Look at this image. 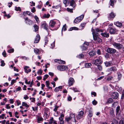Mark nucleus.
I'll use <instances>...</instances> for the list:
<instances>
[{
  "label": "nucleus",
  "instance_id": "f257e3e1",
  "mask_svg": "<svg viewBox=\"0 0 124 124\" xmlns=\"http://www.w3.org/2000/svg\"><path fill=\"white\" fill-rule=\"evenodd\" d=\"M91 31L92 32L93 39L95 42H97L98 40V38H99L98 37V32H102L103 31L102 30L96 28L95 29L92 28Z\"/></svg>",
  "mask_w": 124,
  "mask_h": 124
},
{
  "label": "nucleus",
  "instance_id": "f03ea898",
  "mask_svg": "<svg viewBox=\"0 0 124 124\" xmlns=\"http://www.w3.org/2000/svg\"><path fill=\"white\" fill-rule=\"evenodd\" d=\"M103 62L102 57L101 56H99L97 59L93 60L92 63L97 65L98 64H101Z\"/></svg>",
  "mask_w": 124,
  "mask_h": 124
},
{
  "label": "nucleus",
  "instance_id": "7ed1b4c3",
  "mask_svg": "<svg viewBox=\"0 0 124 124\" xmlns=\"http://www.w3.org/2000/svg\"><path fill=\"white\" fill-rule=\"evenodd\" d=\"M112 45L115 48L118 49H120L123 47V45L119 43H116V42H114L112 43Z\"/></svg>",
  "mask_w": 124,
  "mask_h": 124
},
{
  "label": "nucleus",
  "instance_id": "20e7f679",
  "mask_svg": "<svg viewBox=\"0 0 124 124\" xmlns=\"http://www.w3.org/2000/svg\"><path fill=\"white\" fill-rule=\"evenodd\" d=\"M84 15H82L80 16L77 17L74 20V22L76 23H78L80 22L83 19Z\"/></svg>",
  "mask_w": 124,
  "mask_h": 124
},
{
  "label": "nucleus",
  "instance_id": "39448f33",
  "mask_svg": "<svg viewBox=\"0 0 124 124\" xmlns=\"http://www.w3.org/2000/svg\"><path fill=\"white\" fill-rule=\"evenodd\" d=\"M57 69L61 71H63L67 70L68 67L67 66L63 65H59L57 66Z\"/></svg>",
  "mask_w": 124,
  "mask_h": 124
},
{
  "label": "nucleus",
  "instance_id": "423d86ee",
  "mask_svg": "<svg viewBox=\"0 0 124 124\" xmlns=\"http://www.w3.org/2000/svg\"><path fill=\"white\" fill-rule=\"evenodd\" d=\"M74 82L75 80L72 77H70L68 80V85L69 86H70L73 85Z\"/></svg>",
  "mask_w": 124,
  "mask_h": 124
},
{
  "label": "nucleus",
  "instance_id": "0eeeda50",
  "mask_svg": "<svg viewBox=\"0 0 124 124\" xmlns=\"http://www.w3.org/2000/svg\"><path fill=\"white\" fill-rule=\"evenodd\" d=\"M116 51V50L115 49L111 48H108L107 49V52L110 54H114Z\"/></svg>",
  "mask_w": 124,
  "mask_h": 124
},
{
  "label": "nucleus",
  "instance_id": "6e6552de",
  "mask_svg": "<svg viewBox=\"0 0 124 124\" xmlns=\"http://www.w3.org/2000/svg\"><path fill=\"white\" fill-rule=\"evenodd\" d=\"M34 52L36 54H41L43 52V51L41 49H38L37 48H35L34 50Z\"/></svg>",
  "mask_w": 124,
  "mask_h": 124
},
{
  "label": "nucleus",
  "instance_id": "1a4fd4ad",
  "mask_svg": "<svg viewBox=\"0 0 124 124\" xmlns=\"http://www.w3.org/2000/svg\"><path fill=\"white\" fill-rule=\"evenodd\" d=\"M119 94L116 92H114L111 95V97L114 99H116L118 97Z\"/></svg>",
  "mask_w": 124,
  "mask_h": 124
},
{
  "label": "nucleus",
  "instance_id": "9d476101",
  "mask_svg": "<svg viewBox=\"0 0 124 124\" xmlns=\"http://www.w3.org/2000/svg\"><path fill=\"white\" fill-rule=\"evenodd\" d=\"M117 70V68L116 66H113L108 68L107 69V71L108 72H111L113 71L114 72L116 71Z\"/></svg>",
  "mask_w": 124,
  "mask_h": 124
},
{
  "label": "nucleus",
  "instance_id": "9b49d317",
  "mask_svg": "<svg viewBox=\"0 0 124 124\" xmlns=\"http://www.w3.org/2000/svg\"><path fill=\"white\" fill-rule=\"evenodd\" d=\"M84 114V112L83 111H81L79 112L78 115L77 116V119H79L83 117Z\"/></svg>",
  "mask_w": 124,
  "mask_h": 124
},
{
  "label": "nucleus",
  "instance_id": "f8f14e48",
  "mask_svg": "<svg viewBox=\"0 0 124 124\" xmlns=\"http://www.w3.org/2000/svg\"><path fill=\"white\" fill-rule=\"evenodd\" d=\"M115 16V14L114 12H112L108 15V19L109 20H110L111 18H114Z\"/></svg>",
  "mask_w": 124,
  "mask_h": 124
},
{
  "label": "nucleus",
  "instance_id": "ddd939ff",
  "mask_svg": "<svg viewBox=\"0 0 124 124\" xmlns=\"http://www.w3.org/2000/svg\"><path fill=\"white\" fill-rule=\"evenodd\" d=\"M25 22L26 23L28 24L29 25L32 24V21L30 19H28V17H26L24 18Z\"/></svg>",
  "mask_w": 124,
  "mask_h": 124
},
{
  "label": "nucleus",
  "instance_id": "4468645a",
  "mask_svg": "<svg viewBox=\"0 0 124 124\" xmlns=\"http://www.w3.org/2000/svg\"><path fill=\"white\" fill-rule=\"evenodd\" d=\"M109 31L110 34H114L116 32L117 30L115 28H111L110 29Z\"/></svg>",
  "mask_w": 124,
  "mask_h": 124
},
{
  "label": "nucleus",
  "instance_id": "2eb2a0df",
  "mask_svg": "<svg viewBox=\"0 0 124 124\" xmlns=\"http://www.w3.org/2000/svg\"><path fill=\"white\" fill-rule=\"evenodd\" d=\"M24 69L25 72L27 73H28L29 72H30L31 71V70L30 69H29V66H25L24 68Z\"/></svg>",
  "mask_w": 124,
  "mask_h": 124
},
{
  "label": "nucleus",
  "instance_id": "dca6fc26",
  "mask_svg": "<svg viewBox=\"0 0 124 124\" xmlns=\"http://www.w3.org/2000/svg\"><path fill=\"white\" fill-rule=\"evenodd\" d=\"M40 39V37L39 35H37L34 42V43H38Z\"/></svg>",
  "mask_w": 124,
  "mask_h": 124
},
{
  "label": "nucleus",
  "instance_id": "f3484780",
  "mask_svg": "<svg viewBox=\"0 0 124 124\" xmlns=\"http://www.w3.org/2000/svg\"><path fill=\"white\" fill-rule=\"evenodd\" d=\"M41 26L42 28L46 30L47 29L48 25L45 22H44L42 23Z\"/></svg>",
  "mask_w": 124,
  "mask_h": 124
},
{
  "label": "nucleus",
  "instance_id": "a211bd4d",
  "mask_svg": "<svg viewBox=\"0 0 124 124\" xmlns=\"http://www.w3.org/2000/svg\"><path fill=\"white\" fill-rule=\"evenodd\" d=\"M56 23L55 21L53 20H52L50 21L49 25L51 27L53 28Z\"/></svg>",
  "mask_w": 124,
  "mask_h": 124
},
{
  "label": "nucleus",
  "instance_id": "6ab92c4d",
  "mask_svg": "<svg viewBox=\"0 0 124 124\" xmlns=\"http://www.w3.org/2000/svg\"><path fill=\"white\" fill-rule=\"evenodd\" d=\"M101 34L102 36L104 37L108 38L109 37V34L108 33H101Z\"/></svg>",
  "mask_w": 124,
  "mask_h": 124
},
{
  "label": "nucleus",
  "instance_id": "aec40b11",
  "mask_svg": "<svg viewBox=\"0 0 124 124\" xmlns=\"http://www.w3.org/2000/svg\"><path fill=\"white\" fill-rule=\"evenodd\" d=\"M70 6L74 7L75 6V3L74 0H71L70 2Z\"/></svg>",
  "mask_w": 124,
  "mask_h": 124
},
{
  "label": "nucleus",
  "instance_id": "412c9836",
  "mask_svg": "<svg viewBox=\"0 0 124 124\" xmlns=\"http://www.w3.org/2000/svg\"><path fill=\"white\" fill-rule=\"evenodd\" d=\"M96 54V52L94 51H92L89 52V54L91 56H93Z\"/></svg>",
  "mask_w": 124,
  "mask_h": 124
},
{
  "label": "nucleus",
  "instance_id": "4be33fe9",
  "mask_svg": "<svg viewBox=\"0 0 124 124\" xmlns=\"http://www.w3.org/2000/svg\"><path fill=\"white\" fill-rule=\"evenodd\" d=\"M106 67H109L111 66V63L110 62H106L104 63Z\"/></svg>",
  "mask_w": 124,
  "mask_h": 124
},
{
  "label": "nucleus",
  "instance_id": "5701e85b",
  "mask_svg": "<svg viewBox=\"0 0 124 124\" xmlns=\"http://www.w3.org/2000/svg\"><path fill=\"white\" fill-rule=\"evenodd\" d=\"M114 24H115L117 26L120 27L122 26V23L120 22H115L114 23Z\"/></svg>",
  "mask_w": 124,
  "mask_h": 124
},
{
  "label": "nucleus",
  "instance_id": "b1692460",
  "mask_svg": "<svg viewBox=\"0 0 124 124\" xmlns=\"http://www.w3.org/2000/svg\"><path fill=\"white\" fill-rule=\"evenodd\" d=\"M50 16V15L49 14H45L42 17V18L44 19L45 18H48Z\"/></svg>",
  "mask_w": 124,
  "mask_h": 124
},
{
  "label": "nucleus",
  "instance_id": "393cba45",
  "mask_svg": "<svg viewBox=\"0 0 124 124\" xmlns=\"http://www.w3.org/2000/svg\"><path fill=\"white\" fill-rule=\"evenodd\" d=\"M64 114H61L60 115V116L59 118V119L60 121V122H64V121L63 120V118H64Z\"/></svg>",
  "mask_w": 124,
  "mask_h": 124
},
{
  "label": "nucleus",
  "instance_id": "a878e982",
  "mask_svg": "<svg viewBox=\"0 0 124 124\" xmlns=\"http://www.w3.org/2000/svg\"><path fill=\"white\" fill-rule=\"evenodd\" d=\"M62 88V86H60L58 87H56L54 89V91L55 92H57L59 91Z\"/></svg>",
  "mask_w": 124,
  "mask_h": 124
},
{
  "label": "nucleus",
  "instance_id": "bb28decb",
  "mask_svg": "<svg viewBox=\"0 0 124 124\" xmlns=\"http://www.w3.org/2000/svg\"><path fill=\"white\" fill-rule=\"evenodd\" d=\"M93 115V114L92 111V109L91 108H90L89 111V114H88V116L90 117H91Z\"/></svg>",
  "mask_w": 124,
  "mask_h": 124
},
{
  "label": "nucleus",
  "instance_id": "cd10ccee",
  "mask_svg": "<svg viewBox=\"0 0 124 124\" xmlns=\"http://www.w3.org/2000/svg\"><path fill=\"white\" fill-rule=\"evenodd\" d=\"M63 2L66 6H67L69 5V0H63Z\"/></svg>",
  "mask_w": 124,
  "mask_h": 124
},
{
  "label": "nucleus",
  "instance_id": "c85d7f7f",
  "mask_svg": "<svg viewBox=\"0 0 124 124\" xmlns=\"http://www.w3.org/2000/svg\"><path fill=\"white\" fill-rule=\"evenodd\" d=\"M110 114L111 116H113L114 114V111L113 108H110Z\"/></svg>",
  "mask_w": 124,
  "mask_h": 124
},
{
  "label": "nucleus",
  "instance_id": "c756f323",
  "mask_svg": "<svg viewBox=\"0 0 124 124\" xmlns=\"http://www.w3.org/2000/svg\"><path fill=\"white\" fill-rule=\"evenodd\" d=\"M37 122L38 123H39L40 122L42 121L43 120V118L39 116H38L37 117Z\"/></svg>",
  "mask_w": 124,
  "mask_h": 124
},
{
  "label": "nucleus",
  "instance_id": "7c9ffc66",
  "mask_svg": "<svg viewBox=\"0 0 124 124\" xmlns=\"http://www.w3.org/2000/svg\"><path fill=\"white\" fill-rule=\"evenodd\" d=\"M86 24V23L85 22H83L81 23L80 27L82 28V29H83L85 27Z\"/></svg>",
  "mask_w": 124,
  "mask_h": 124
},
{
  "label": "nucleus",
  "instance_id": "2f4dec72",
  "mask_svg": "<svg viewBox=\"0 0 124 124\" xmlns=\"http://www.w3.org/2000/svg\"><path fill=\"white\" fill-rule=\"evenodd\" d=\"M91 65V64L89 63H86L85 64V68H87L90 67Z\"/></svg>",
  "mask_w": 124,
  "mask_h": 124
},
{
  "label": "nucleus",
  "instance_id": "473e14b6",
  "mask_svg": "<svg viewBox=\"0 0 124 124\" xmlns=\"http://www.w3.org/2000/svg\"><path fill=\"white\" fill-rule=\"evenodd\" d=\"M116 2V0H110V4L111 6L114 5L115 2Z\"/></svg>",
  "mask_w": 124,
  "mask_h": 124
},
{
  "label": "nucleus",
  "instance_id": "72a5a7b5",
  "mask_svg": "<svg viewBox=\"0 0 124 124\" xmlns=\"http://www.w3.org/2000/svg\"><path fill=\"white\" fill-rule=\"evenodd\" d=\"M113 100L112 98H109L107 101V103H112L113 102Z\"/></svg>",
  "mask_w": 124,
  "mask_h": 124
},
{
  "label": "nucleus",
  "instance_id": "f704fd0d",
  "mask_svg": "<svg viewBox=\"0 0 124 124\" xmlns=\"http://www.w3.org/2000/svg\"><path fill=\"white\" fill-rule=\"evenodd\" d=\"M70 117L71 119H72V118L74 119L75 121V122H76V121L75 119V115L74 114H71L70 115Z\"/></svg>",
  "mask_w": 124,
  "mask_h": 124
},
{
  "label": "nucleus",
  "instance_id": "c9c22d12",
  "mask_svg": "<svg viewBox=\"0 0 124 124\" xmlns=\"http://www.w3.org/2000/svg\"><path fill=\"white\" fill-rule=\"evenodd\" d=\"M73 30H78V28L76 27H73L70 28L69 29L70 31H72Z\"/></svg>",
  "mask_w": 124,
  "mask_h": 124
},
{
  "label": "nucleus",
  "instance_id": "e433bc0d",
  "mask_svg": "<svg viewBox=\"0 0 124 124\" xmlns=\"http://www.w3.org/2000/svg\"><path fill=\"white\" fill-rule=\"evenodd\" d=\"M33 26L35 31H36L38 30L39 27L37 25L35 24Z\"/></svg>",
  "mask_w": 124,
  "mask_h": 124
},
{
  "label": "nucleus",
  "instance_id": "4c0bfd02",
  "mask_svg": "<svg viewBox=\"0 0 124 124\" xmlns=\"http://www.w3.org/2000/svg\"><path fill=\"white\" fill-rule=\"evenodd\" d=\"M77 57L79 59H82L84 57V55L83 54H81L78 55Z\"/></svg>",
  "mask_w": 124,
  "mask_h": 124
},
{
  "label": "nucleus",
  "instance_id": "58836bf2",
  "mask_svg": "<svg viewBox=\"0 0 124 124\" xmlns=\"http://www.w3.org/2000/svg\"><path fill=\"white\" fill-rule=\"evenodd\" d=\"M122 74L120 73H118L117 75V79H118V80L119 81L121 80L122 77Z\"/></svg>",
  "mask_w": 124,
  "mask_h": 124
},
{
  "label": "nucleus",
  "instance_id": "ea45409f",
  "mask_svg": "<svg viewBox=\"0 0 124 124\" xmlns=\"http://www.w3.org/2000/svg\"><path fill=\"white\" fill-rule=\"evenodd\" d=\"M22 105L23 106H25L27 108H28L29 107V106L26 102H22Z\"/></svg>",
  "mask_w": 124,
  "mask_h": 124
},
{
  "label": "nucleus",
  "instance_id": "a19ab883",
  "mask_svg": "<svg viewBox=\"0 0 124 124\" xmlns=\"http://www.w3.org/2000/svg\"><path fill=\"white\" fill-rule=\"evenodd\" d=\"M113 78V77L111 76H108L107 78V80L108 81L111 80Z\"/></svg>",
  "mask_w": 124,
  "mask_h": 124
},
{
  "label": "nucleus",
  "instance_id": "79ce46f5",
  "mask_svg": "<svg viewBox=\"0 0 124 124\" xmlns=\"http://www.w3.org/2000/svg\"><path fill=\"white\" fill-rule=\"evenodd\" d=\"M45 45H46L48 43V40L47 37H45Z\"/></svg>",
  "mask_w": 124,
  "mask_h": 124
},
{
  "label": "nucleus",
  "instance_id": "37998d69",
  "mask_svg": "<svg viewBox=\"0 0 124 124\" xmlns=\"http://www.w3.org/2000/svg\"><path fill=\"white\" fill-rule=\"evenodd\" d=\"M26 13L27 14L30 16H31L32 17H33V16L32 15V14L30 12L27 11H26Z\"/></svg>",
  "mask_w": 124,
  "mask_h": 124
},
{
  "label": "nucleus",
  "instance_id": "c03bdc74",
  "mask_svg": "<svg viewBox=\"0 0 124 124\" xmlns=\"http://www.w3.org/2000/svg\"><path fill=\"white\" fill-rule=\"evenodd\" d=\"M21 9L19 7H15V10L17 11H21Z\"/></svg>",
  "mask_w": 124,
  "mask_h": 124
},
{
  "label": "nucleus",
  "instance_id": "a18cd8bd",
  "mask_svg": "<svg viewBox=\"0 0 124 124\" xmlns=\"http://www.w3.org/2000/svg\"><path fill=\"white\" fill-rule=\"evenodd\" d=\"M118 121L116 120H113L112 123L111 124H118Z\"/></svg>",
  "mask_w": 124,
  "mask_h": 124
},
{
  "label": "nucleus",
  "instance_id": "49530a36",
  "mask_svg": "<svg viewBox=\"0 0 124 124\" xmlns=\"http://www.w3.org/2000/svg\"><path fill=\"white\" fill-rule=\"evenodd\" d=\"M97 67L98 69L100 70H102V66L98 65H97Z\"/></svg>",
  "mask_w": 124,
  "mask_h": 124
},
{
  "label": "nucleus",
  "instance_id": "de8ad7c7",
  "mask_svg": "<svg viewBox=\"0 0 124 124\" xmlns=\"http://www.w3.org/2000/svg\"><path fill=\"white\" fill-rule=\"evenodd\" d=\"M120 107L119 106H118L116 108V111L117 113H118L120 110Z\"/></svg>",
  "mask_w": 124,
  "mask_h": 124
},
{
  "label": "nucleus",
  "instance_id": "09e8293b",
  "mask_svg": "<svg viewBox=\"0 0 124 124\" xmlns=\"http://www.w3.org/2000/svg\"><path fill=\"white\" fill-rule=\"evenodd\" d=\"M42 73V71L41 69L39 70L37 72V73L39 75H41Z\"/></svg>",
  "mask_w": 124,
  "mask_h": 124
},
{
  "label": "nucleus",
  "instance_id": "8fccbe9b",
  "mask_svg": "<svg viewBox=\"0 0 124 124\" xmlns=\"http://www.w3.org/2000/svg\"><path fill=\"white\" fill-rule=\"evenodd\" d=\"M14 49H11L8 50V52L9 53H11L13 52L14 51Z\"/></svg>",
  "mask_w": 124,
  "mask_h": 124
},
{
  "label": "nucleus",
  "instance_id": "3c124183",
  "mask_svg": "<svg viewBox=\"0 0 124 124\" xmlns=\"http://www.w3.org/2000/svg\"><path fill=\"white\" fill-rule=\"evenodd\" d=\"M48 77V75L46 74L44 76L43 80H45L46 78H47Z\"/></svg>",
  "mask_w": 124,
  "mask_h": 124
},
{
  "label": "nucleus",
  "instance_id": "603ef678",
  "mask_svg": "<svg viewBox=\"0 0 124 124\" xmlns=\"http://www.w3.org/2000/svg\"><path fill=\"white\" fill-rule=\"evenodd\" d=\"M97 103V102L95 100H94L92 101V103L94 105H96Z\"/></svg>",
  "mask_w": 124,
  "mask_h": 124
},
{
  "label": "nucleus",
  "instance_id": "864d4df0",
  "mask_svg": "<svg viewBox=\"0 0 124 124\" xmlns=\"http://www.w3.org/2000/svg\"><path fill=\"white\" fill-rule=\"evenodd\" d=\"M67 10L68 12H70V13L73 12V10L72 9L68 8H67Z\"/></svg>",
  "mask_w": 124,
  "mask_h": 124
},
{
  "label": "nucleus",
  "instance_id": "5fc2aeb1",
  "mask_svg": "<svg viewBox=\"0 0 124 124\" xmlns=\"http://www.w3.org/2000/svg\"><path fill=\"white\" fill-rule=\"evenodd\" d=\"M81 48L83 50H85L87 49V48L84 45H83L81 46Z\"/></svg>",
  "mask_w": 124,
  "mask_h": 124
},
{
  "label": "nucleus",
  "instance_id": "6e6d98bb",
  "mask_svg": "<svg viewBox=\"0 0 124 124\" xmlns=\"http://www.w3.org/2000/svg\"><path fill=\"white\" fill-rule=\"evenodd\" d=\"M1 62V66H4L5 65V63L4 62V61H2Z\"/></svg>",
  "mask_w": 124,
  "mask_h": 124
},
{
  "label": "nucleus",
  "instance_id": "4d7b16f0",
  "mask_svg": "<svg viewBox=\"0 0 124 124\" xmlns=\"http://www.w3.org/2000/svg\"><path fill=\"white\" fill-rule=\"evenodd\" d=\"M18 112H16L15 113V117H16L17 118H18L19 117V116H17V115H18Z\"/></svg>",
  "mask_w": 124,
  "mask_h": 124
},
{
  "label": "nucleus",
  "instance_id": "13d9d810",
  "mask_svg": "<svg viewBox=\"0 0 124 124\" xmlns=\"http://www.w3.org/2000/svg\"><path fill=\"white\" fill-rule=\"evenodd\" d=\"M119 124H124V119L120 120Z\"/></svg>",
  "mask_w": 124,
  "mask_h": 124
},
{
  "label": "nucleus",
  "instance_id": "bf43d9fd",
  "mask_svg": "<svg viewBox=\"0 0 124 124\" xmlns=\"http://www.w3.org/2000/svg\"><path fill=\"white\" fill-rule=\"evenodd\" d=\"M71 118L70 117H68L66 118V121L67 122H69L71 119Z\"/></svg>",
  "mask_w": 124,
  "mask_h": 124
},
{
  "label": "nucleus",
  "instance_id": "052dcab7",
  "mask_svg": "<svg viewBox=\"0 0 124 124\" xmlns=\"http://www.w3.org/2000/svg\"><path fill=\"white\" fill-rule=\"evenodd\" d=\"M66 24H65V25H64L62 28V31H65L66 30Z\"/></svg>",
  "mask_w": 124,
  "mask_h": 124
},
{
  "label": "nucleus",
  "instance_id": "680f3d73",
  "mask_svg": "<svg viewBox=\"0 0 124 124\" xmlns=\"http://www.w3.org/2000/svg\"><path fill=\"white\" fill-rule=\"evenodd\" d=\"M58 107H59L58 106H57L56 105H55V107L54 109V111H55L56 112L57 111Z\"/></svg>",
  "mask_w": 124,
  "mask_h": 124
},
{
  "label": "nucleus",
  "instance_id": "e2e57ef3",
  "mask_svg": "<svg viewBox=\"0 0 124 124\" xmlns=\"http://www.w3.org/2000/svg\"><path fill=\"white\" fill-rule=\"evenodd\" d=\"M46 86L47 87H48L49 85V81H46Z\"/></svg>",
  "mask_w": 124,
  "mask_h": 124
},
{
  "label": "nucleus",
  "instance_id": "0e129e2a",
  "mask_svg": "<svg viewBox=\"0 0 124 124\" xmlns=\"http://www.w3.org/2000/svg\"><path fill=\"white\" fill-rule=\"evenodd\" d=\"M5 115L4 114H2L0 116V118H1L2 119H4V117L5 116Z\"/></svg>",
  "mask_w": 124,
  "mask_h": 124
},
{
  "label": "nucleus",
  "instance_id": "69168bd1",
  "mask_svg": "<svg viewBox=\"0 0 124 124\" xmlns=\"http://www.w3.org/2000/svg\"><path fill=\"white\" fill-rule=\"evenodd\" d=\"M44 115L46 116L47 118L49 116L48 114L47 113H47L46 112H44Z\"/></svg>",
  "mask_w": 124,
  "mask_h": 124
},
{
  "label": "nucleus",
  "instance_id": "338daca9",
  "mask_svg": "<svg viewBox=\"0 0 124 124\" xmlns=\"http://www.w3.org/2000/svg\"><path fill=\"white\" fill-rule=\"evenodd\" d=\"M55 46V43L53 42L52 44H51V47L52 48H53Z\"/></svg>",
  "mask_w": 124,
  "mask_h": 124
},
{
  "label": "nucleus",
  "instance_id": "774afa93",
  "mask_svg": "<svg viewBox=\"0 0 124 124\" xmlns=\"http://www.w3.org/2000/svg\"><path fill=\"white\" fill-rule=\"evenodd\" d=\"M124 90L123 91V92H122V96H121V99H123L124 98Z\"/></svg>",
  "mask_w": 124,
  "mask_h": 124
}]
</instances>
